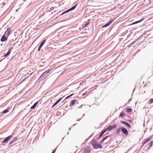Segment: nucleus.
<instances>
[{"label": "nucleus", "mask_w": 153, "mask_h": 153, "mask_svg": "<svg viewBox=\"0 0 153 153\" xmlns=\"http://www.w3.org/2000/svg\"><path fill=\"white\" fill-rule=\"evenodd\" d=\"M83 115V116H85V114H84Z\"/></svg>", "instance_id": "nucleus-40"}, {"label": "nucleus", "mask_w": 153, "mask_h": 153, "mask_svg": "<svg viewBox=\"0 0 153 153\" xmlns=\"http://www.w3.org/2000/svg\"><path fill=\"white\" fill-rule=\"evenodd\" d=\"M120 123L124 125H125L126 126L128 127L129 128H131L130 125L126 122L125 121H124L121 120Z\"/></svg>", "instance_id": "nucleus-10"}, {"label": "nucleus", "mask_w": 153, "mask_h": 153, "mask_svg": "<svg viewBox=\"0 0 153 153\" xmlns=\"http://www.w3.org/2000/svg\"><path fill=\"white\" fill-rule=\"evenodd\" d=\"M121 130L123 132V133L126 136L128 134V132L127 129L124 127L121 128Z\"/></svg>", "instance_id": "nucleus-6"}, {"label": "nucleus", "mask_w": 153, "mask_h": 153, "mask_svg": "<svg viewBox=\"0 0 153 153\" xmlns=\"http://www.w3.org/2000/svg\"><path fill=\"white\" fill-rule=\"evenodd\" d=\"M63 97H61L59 99L57 100L53 104L52 106V108L53 107H54L55 105H57L60 102V101L63 99Z\"/></svg>", "instance_id": "nucleus-12"}, {"label": "nucleus", "mask_w": 153, "mask_h": 153, "mask_svg": "<svg viewBox=\"0 0 153 153\" xmlns=\"http://www.w3.org/2000/svg\"><path fill=\"white\" fill-rule=\"evenodd\" d=\"M1 61H0V62H1Z\"/></svg>", "instance_id": "nucleus-41"}, {"label": "nucleus", "mask_w": 153, "mask_h": 153, "mask_svg": "<svg viewBox=\"0 0 153 153\" xmlns=\"http://www.w3.org/2000/svg\"><path fill=\"white\" fill-rule=\"evenodd\" d=\"M85 92L83 93L82 94V95L84 96L85 95Z\"/></svg>", "instance_id": "nucleus-32"}, {"label": "nucleus", "mask_w": 153, "mask_h": 153, "mask_svg": "<svg viewBox=\"0 0 153 153\" xmlns=\"http://www.w3.org/2000/svg\"><path fill=\"white\" fill-rule=\"evenodd\" d=\"M9 111V110L8 109V108H7L5 109L2 112V114H5V113H7Z\"/></svg>", "instance_id": "nucleus-21"}, {"label": "nucleus", "mask_w": 153, "mask_h": 153, "mask_svg": "<svg viewBox=\"0 0 153 153\" xmlns=\"http://www.w3.org/2000/svg\"><path fill=\"white\" fill-rule=\"evenodd\" d=\"M114 19L110 20L106 24L102 26V27L104 28L108 26L114 21Z\"/></svg>", "instance_id": "nucleus-8"}, {"label": "nucleus", "mask_w": 153, "mask_h": 153, "mask_svg": "<svg viewBox=\"0 0 153 153\" xmlns=\"http://www.w3.org/2000/svg\"><path fill=\"white\" fill-rule=\"evenodd\" d=\"M144 145H143V144L142 146H141V147H143Z\"/></svg>", "instance_id": "nucleus-36"}, {"label": "nucleus", "mask_w": 153, "mask_h": 153, "mask_svg": "<svg viewBox=\"0 0 153 153\" xmlns=\"http://www.w3.org/2000/svg\"><path fill=\"white\" fill-rule=\"evenodd\" d=\"M153 141H151L149 143L147 144V145L149 146V148H150L152 147L153 145Z\"/></svg>", "instance_id": "nucleus-22"}, {"label": "nucleus", "mask_w": 153, "mask_h": 153, "mask_svg": "<svg viewBox=\"0 0 153 153\" xmlns=\"http://www.w3.org/2000/svg\"><path fill=\"white\" fill-rule=\"evenodd\" d=\"M132 109L129 108H127L126 110V112L129 113L131 111Z\"/></svg>", "instance_id": "nucleus-24"}, {"label": "nucleus", "mask_w": 153, "mask_h": 153, "mask_svg": "<svg viewBox=\"0 0 153 153\" xmlns=\"http://www.w3.org/2000/svg\"><path fill=\"white\" fill-rule=\"evenodd\" d=\"M64 137H63L62 139V140H63V139H64Z\"/></svg>", "instance_id": "nucleus-33"}, {"label": "nucleus", "mask_w": 153, "mask_h": 153, "mask_svg": "<svg viewBox=\"0 0 153 153\" xmlns=\"http://www.w3.org/2000/svg\"><path fill=\"white\" fill-rule=\"evenodd\" d=\"M12 137L13 135H12L7 136L2 142L1 143L3 144L7 143Z\"/></svg>", "instance_id": "nucleus-5"}, {"label": "nucleus", "mask_w": 153, "mask_h": 153, "mask_svg": "<svg viewBox=\"0 0 153 153\" xmlns=\"http://www.w3.org/2000/svg\"><path fill=\"white\" fill-rule=\"evenodd\" d=\"M74 94H70V95L67 96L65 98V99L63 101L67 99H68V98H70V97L72 96H73L74 95Z\"/></svg>", "instance_id": "nucleus-26"}, {"label": "nucleus", "mask_w": 153, "mask_h": 153, "mask_svg": "<svg viewBox=\"0 0 153 153\" xmlns=\"http://www.w3.org/2000/svg\"><path fill=\"white\" fill-rule=\"evenodd\" d=\"M125 115V114L123 112H121L120 114V116L123 117Z\"/></svg>", "instance_id": "nucleus-27"}, {"label": "nucleus", "mask_w": 153, "mask_h": 153, "mask_svg": "<svg viewBox=\"0 0 153 153\" xmlns=\"http://www.w3.org/2000/svg\"><path fill=\"white\" fill-rule=\"evenodd\" d=\"M71 129V128H69V130H70Z\"/></svg>", "instance_id": "nucleus-37"}, {"label": "nucleus", "mask_w": 153, "mask_h": 153, "mask_svg": "<svg viewBox=\"0 0 153 153\" xmlns=\"http://www.w3.org/2000/svg\"><path fill=\"white\" fill-rule=\"evenodd\" d=\"M108 135L107 136L103 138L102 140L100 142V144L102 143H103V141L106 140L108 138Z\"/></svg>", "instance_id": "nucleus-20"}, {"label": "nucleus", "mask_w": 153, "mask_h": 153, "mask_svg": "<svg viewBox=\"0 0 153 153\" xmlns=\"http://www.w3.org/2000/svg\"><path fill=\"white\" fill-rule=\"evenodd\" d=\"M91 144L94 149H97L98 148H101L102 146L99 143H98L96 140L94 139L91 141Z\"/></svg>", "instance_id": "nucleus-2"}, {"label": "nucleus", "mask_w": 153, "mask_h": 153, "mask_svg": "<svg viewBox=\"0 0 153 153\" xmlns=\"http://www.w3.org/2000/svg\"><path fill=\"white\" fill-rule=\"evenodd\" d=\"M85 89H84V90H83L82 91V92L84 91H85Z\"/></svg>", "instance_id": "nucleus-34"}, {"label": "nucleus", "mask_w": 153, "mask_h": 153, "mask_svg": "<svg viewBox=\"0 0 153 153\" xmlns=\"http://www.w3.org/2000/svg\"><path fill=\"white\" fill-rule=\"evenodd\" d=\"M11 140L14 143L17 140V137H14Z\"/></svg>", "instance_id": "nucleus-25"}, {"label": "nucleus", "mask_w": 153, "mask_h": 153, "mask_svg": "<svg viewBox=\"0 0 153 153\" xmlns=\"http://www.w3.org/2000/svg\"><path fill=\"white\" fill-rule=\"evenodd\" d=\"M92 2H93V0H92Z\"/></svg>", "instance_id": "nucleus-39"}, {"label": "nucleus", "mask_w": 153, "mask_h": 153, "mask_svg": "<svg viewBox=\"0 0 153 153\" xmlns=\"http://www.w3.org/2000/svg\"><path fill=\"white\" fill-rule=\"evenodd\" d=\"M121 130V128H118L116 131V133L117 134H120V131Z\"/></svg>", "instance_id": "nucleus-23"}, {"label": "nucleus", "mask_w": 153, "mask_h": 153, "mask_svg": "<svg viewBox=\"0 0 153 153\" xmlns=\"http://www.w3.org/2000/svg\"><path fill=\"white\" fill-rule=\"evenodd\" d=\"M56 150V149H55L51 153H55Z\"/></svg>", "instance_id": "nucleus-31"}, {"label": "nucleus", "mask_w": 153, "mask_h": 153, "mask_svg": "<svg viewBox=\"0 0 153 153\" xmlns=\"http://www.w3.org/2000/svg\"><path fill=\"white\" fill-rule=\"evenodd\" d=\"M52 72V71L51 69H49L45 71L39 77V79L43 80L48 76Z\"/></svg>", "instance_id": "nucleus-1"}, {"label": "nucleus", "mask_w": 153, "mask_h": 153, "mask_svg": "<svg viewBox=\"0 0 153 153\" xmlns=\"http://www.w3.org/2000/svg\"><path fill=\"white\" fill-rule=\"evenodd\" d=\"M69 134V132H68L67 133V134Z\"/></svg>", "instance_id": "nucleus-35"}, {"label": "nucleus", "mask_w": 153, "mask_h": 153, "mask_svg": "<svg viewBox=\"0 0 153 153\" xmlns=\"http://www.w3.org/2000/svg\"><path fill=\"white\" fill-rule=\"evenodd\" d=\"M14 143V142H13V141H12V140H11L10 141V143H9V144L8 146H10V145H11V144H13V143Z\"/></svg>", "instance_id": "nucleus-30"}, {"label": "nucleus", "mask_w": 153, "mask_h": 153, "mask_svg": "<svg viewBox=\"0 0 153 153\" xmlns=\"http://www.w3.org/2000/svg\"><path fill=\"white\" fill-rule=\"evenodd\" d=\"M153 102V98L149 100V104H151Z\"/></svg>", "instance_id": "nucleus-29"}, {"label": "nucleus", "mask_w": 153, "mask_h": 153, "mask_svg": "<svg viewBox=\"0 0 153 153\" xmlns=\"http://www.w3.org/2000/svg\"><path fill=\"white\" fill-rule=\"evenodd\" d=\"M89 23V22H87L83 26V27L85 28V27H87V26L88 25Z\"/></svg>", "instance_id": "nucleus-28"}, {"label": "nucleus", "mask_w": 153, "mask_h": 153, "mask_svg": "<svg viewBox=\"0 0 153 153\" xmlns=\"http://www.w3.org/2000/svg\"><path fill=\"white\" fill-rule=\"evenodd\" d=\"M77 4H75L74 6L72 7H71L69 9L67 10L66 11L62 12L60 15V16H63L64 14H65L66 13H68L71 11L73 10H74L75 8L76 7L77 5Z\"/></svg>", "instance_id": "nucleus-3"}, {"label": "nucleus", "mask_w": 153, "mask_h": 153, "mask_svg": "<svg viewBox=\"0 0 153 153\" xmlns=\"http://www.w3.org/2000/svg\"><path fill=\"white\" fill-rule=\"evenodd\" d=\"M7 36L4 35L1 38V42H5L7 40Z\"/></svg>", "instance_id": "nucleus-14"}, {"label": "nucleus", "mask_w": 153, "mask_h": 153, "mask_svg": "<svg viewBox=\"0 0 153 153\" xmlns=\"http://www.w3.org/2000/svg\"><path fill=\"white\" fill-rule=\"evenodd\" d=\"M151 137H150L144 140L143 141V145H144L145 144H146L147 142H148V141H150L151 140Z\"/></svg>", "instance_id": "nucleus-15"}, {"label": "nucleus", "mask_w": 153, "mask_h": 153, "mask_svg": "<svg viewBox=\"0 0 153 153\" xmlns=\"http://www.w3.org/2000/svg\"><path fill=\"white\" fill-rule=\"evenodd\" d=\"M38 102H36L35 103H34V104H33V105L32 106L31 108H30V109H34L36 107V106L37 105V104H38Z\"/></svg>", "instance_id": "nucleus-18"}, {"label": "nucleus", "mask_w": 153, "mask_h": 153, "mask_svg": "<svg viewBox=\"0 0 153 153\" xmlns=\"http://www.w3.org/2000/svg\"><path fill=\"white\" fill-rule=\"evenodd\" d=\"M27 78V77H26V78H25V79H26Z\"/></svg>", "instance_id": "nucleus-38"}, {"label": "nucleus", "mask_w": 153, "mask_h": 153, "mask_svg": "<svg viewBox=\"0 0 153 153\" xmlns=\"http://www.w3.org/2000/svg\"><path fill=\"white\" fill-rule=\"evenodd\" d=\"M144 18H142L141 19H140V20H138V21H136V22H132L131 24H130V25H134V24H136L137 23H139L142 21L143 20H144Z\"/></svg>", "instance_id": "nucleus-13"}, {"label": "nucleus", "mask_w": 153, "mask_h": 153, "mask_svg": "<svg viewBox=\"0 0 153 153\" xmlns=\"http://www.w3.org/2000/svg\"><path fill=\"white\" fill-rule=\"evenodd\" d=\"M77 100H74L71 101L70 103V106H72V105H74L75 103L76 102Z\"/></svg>", "instance_id": "nucleus-19"}, {"label": "nucleus", "mask_w": 153, "mask_h": 153, "mask_svg": "<svg viewBox=\"0 0 153 153\" xmlns=\"http://www.w3.org/2000/svg\"><path fill=\"white\" fill-rule=\"evenodd\" d=\"M11 33V30L9 28H7L6 31L5 33L7 35H10Z\"/></svg>", "instance_id": "nucleus-16"}, {"label": "nucleus", "mask_w": 153, "mask_h": 153, "mask_svg": "<svg viewBox=\"0 0 153 153\" xmlns=\"http://www.w3.org/2000/svg\"><path fill=\"white\" fill-rule=\"evenodd\" d=\"M106 132L105 130V129L103 130L101 132L100 134V135L99 137L97 138V140H99L100 139L101 137H102V135L103 134Z\"/></svg>", "instance_id": "nucleus-17"}, {"label": "nucleus", "mask_w": 153, "mask_h": 153, "mask_svg": "<svg viewBox=\"0 0 153 153\" xmlns=\"http://www.w3.org/2000/svg\"><path fill=\"white\" fill-rule=\"evenodd\" d=\"M117 127V125L114 124L113 126H110L107 127L106 128L104 129L106 132L107 131H110L113 129Z\"/></svg>", "instance_id": "nucleus-4"}, {"label": "nucleus", "mask_w": 153, "mask_h": 153, "mask_svg": "<svg viewBox=\"0 0 153 153\" xmlns=\"http://www.w3.org/2000/svg\"><path fill=\"white\" fill-rule=\"evenodd\" d=\"M13 49V47H10L9 50L7 52L5 55H4L3 56L7 57L9 55L11 52V50Z\"/></svg>", "instance_id": "nucleus-9"}, {"label": "nucleus", "mask_w": 153, "mask_h": 153, "mask_svg": "<svg viewBox=\"0 0 153 153\" xmlns=\"http://www.w3.org/2000/svg\"><path fill=\"white\" fill-rule=\"evenodd\" d=\"M84 152L85 153H89L91 151V149L89 147L84 148Z\"/></svg>", "instance_id": "nucleus-11"}, {"label": "nucleus", "mask_w": 153, "mask_h": 153, "mask_svg": "<svg viewBox=\"0 0 153 153\" xmlns=\"http://www.w3.org/2000/svg\"><path fill=\"white\" fill-rule=\"evenodd\" d=\"M46 40V39H45L41 43L40 45H39L38 47V51H40L41 50V48L44 45L45 43Z\"/></svg>", "instance_id": "nucleus-7"}]
</instances>
